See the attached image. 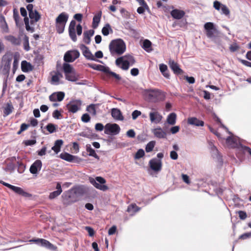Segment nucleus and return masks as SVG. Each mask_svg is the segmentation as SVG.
Instances as JSON below:
<instances>
[{
  "mask_svg": "<svg viewBox=\"0 0 251 251\" xmlns=\"http://www.w3.org/2000/svg\"><path fill=\"white\" fill-rule=\"evenodd\" d=\"M19 14L17 10L15 8L13 9V19L15 22L16 25H18L19 22Z\"/></svg>",
  "mask_w": 251,
  "mask_h": 251,
  "instance_id": "55",
  "label": "nucleus"
},
{
  "mask_svg": "<svg viewBox=\"0 0 251 251\" xmlns=\"http://www.w3.org/2000/svg\"><path fill=\"white\" fill-rule=\"evenodd\" d=\"M4 38L6 40L11 42L12 45L15 46H19L21 44V40L20 38H17L13 35H9L5 36Z\"/></svg>",
  "mask_w": 251,
  "mask_h": 251,
  "instance_id": "31",
  "label": "nucleus"
},
{
  "mask_svg": "<svg viewBox=\"0 0 251 251\" xmlns=\"http://www.w3.org/2000/svg\"><path fill=\"white\" fill-rule=\"evenodd\" d=\"M155 141H150L146 146V147H145V151L147 152H151L155 145Z\"/></svg>",
  "mask_w": 251,
  "mask_h": 251,
  "instance_id": "46",
  "label": "nucleus"
},
{
  "mask_svg": "<svg viewBox=\"0 0 251 251\" xmlns=\"http://www.w3.org/2000/svg\"><path fill=\"white\" fill-rule=\"evenodd\" d=\"M94 29L84 31L83 34V41L87 45L90 44L91 41V38L94 35Z\"/></svg>",
  "mask_w": 251,
  "mask_h": 251,
  "instance_id": "18",
  "label": "nucleus"
},
{
  "mask_svg": "<svg viewBox=\"0 0 251 251\" xmlns=\"http://www.w3.org/2000/svg\"><path fill=\"white\" fill-rule=\"evenodd\" d=\"M79 55V52L77 50H68L64 55V60L66 62H73L78 58Z\"/></svg>",
  "mask_w": 251,
  "mask_h": 251,
  "instance_id": "9",
  "label": "nucleus"
},
{
  "mask_svg": "<svg viewBox=\"0 0 251 251\" xmlns=\"http://www.w3.org/2000/svg\"><path fill=\"white\" fill-rule=\"evenodd\" d=\"M101 33L103 35L106 36L109 34V33H113V30L109 24L107 23L102 27L101 29Z\"/></svg>",
  "mask_w": 251,
  "mask_h": 251,
  "instance_id": "39",
  "label": "nucleus"
},
{
  "mask_svg": "<svg viewBox=\"0 0 251 251\" xmlns=\"http://www.w3.org/2000/svg\"><path fill=\"white\" fill-rule=\"evenodd\" d=\"M149 116L151 122L156 124L159 123L162 119V115L157 111L150 112Z\"/></svg>",
  "mask_w": 251,
  "mask_h": 251,
  "instance_id": "19",
  "label": "nucleus"
},
{
  "mask_svg": "<svg viewBox=\"0 0 251 251\" xmlns=\"http://www.w3.org/2000/svg\"><path fill=\"white\" fill-rule=\"evenodd\" d=\"M159 68L160 71L163 76L167 79H170V75L167 66L166 64L162 63L159 65Z\"/></svg>",
  "mask_w": 251,
  "mask_h": 251,
  "instance_id": "29",
  "label": "nucleus"
},
{
  "mask_svg": "<svg viewBox=\"0 0 251 251\" xmlns=\"http://www.w3.org/2000/svg\"><path fill=\"white\" fill-rule=\"evenodd\" d=\"M42 166V163L40 160H35L30 167V173L33 175H37L41 170Z\"/></svg>",
  "mask_w": 251,
  "mask_h": 251,
  "instance_id": "14",
  "label": "nucleus"
},
{
  "mask_svg": "<svg viewBox=\"0 0 251 251\" xmlns=\"http://www.w3.org/2000/svg\"><path fill=\"white\" fill-rule=\"evenodd\" d=\"M23 143L26 146H33L36 143V139L32 138V139L25 140L23 142Z\"/></svg>",
  "mask_w": 251,
  "mask_h": 251,
  "instance_id": "58",
  "label": "nucleus"
},
{
  "mask_svg": "<svg viewBox=\"0 0 251 251\" xmlns=\"http://www.w3.org/2000/svg\"><path fill=\"white\" fill-rule=\"evenodd\" d=\"M59 156L62 159L70 162H73L76 157L75 156L66 152L61 153Z\"/></svg>",
  "mask_w": 251,
  "mask_h": 251,
  "instance_id": "34",
  "label": "nucleus"
},
{
  "mask_svg": "<svg viewBox=\"0 0 251 251\" xmlns=\"http://www.w3.org/2000/svg\"><path fill=\"white\" fill-rule=\"evenodd\" d=\"M109 49L112 55H121L126 50V45L124 40L118 38L112 40L109 45Z\"/></svg>",
  "mask_w": 251,
  "mask_h": 251,
  "instance_id": "2",
  "label": "nucleus"
},
{
  "mask_svg": "<svg viewBox=\"0 0 251 251\" xmlns=\"http://www.w3.org/2000/svg\"><path fill=\"white\" fill-rule=\"evenodd\" d=\"M142 48L147 52H150L153 49L152 48V43L148 39H145L142 44L141 45Z\"/></svg>",
  "mask_w": 251,
  "mask_h": 251,
  "instance_id": "32",
  "label": "nucleus"
},
{
  "mask_svg": "<svg viewBox=\"0 0 251 251\" xmlns=\"http://www.w3.org/2000/svg\"><path fill=\"white\" fill-rule=\"evenodd\" d=\"M66 25L55 24L56 30L57 33L59 34H62L63 33L65 29Z\"/></svg>",
  "mask_w": 251,
  "mask_h": 251,
  "instance_id": "50",
  "label": "nucleus"
},
{
  "mask_svg": "<svg viewBox=\"0 0 251 251\" xmlns=\"http://www.w3.org/2000/svg\"><path fill=\"white\" fill-rule=\"evenodd\" d=\"M82 101L80 100H71L67 105L66 107L69 112L72 113H76L80 109Z\"/></svg>",
  "mask_w": 251,
  "mask_h": 251,
  "instance_id": "11",
  "label": "nucleus"
},
{
  "mask_svg": "<svg viewBox=\"0 0 251 251\" xmlns=\"http://www.w3.org/2000/svg\"><path fill=\"white\" fill-rule=\"evenodd\" d=\"M76 25V22L75 20H72L70 23L69 26V34L70 38L74 42H76L77 37L75 33V26Z\"/></svg>",
  "mask_w": 251,
  "mask_h": 251,
  "instance_id": "17",
  "label": "nucleus"
},
{
  "mask_svg": "<svg viewBox=\"0 0 251 251\" xmlns=\"http://www.w3.org/2000/svg\"><path fill=\"white\" fill-rule=\"evenodd\" d=\"M85 229L88 232L89 236L92 237L94 235L95 230L92 227L87 226L85 227Z\"/></svg>",
  "mask_w": 251,
  "mask_h": 251,
  "instance_id": "64",
  "label": "nucleus"
},
{
  "mask_svg": "<svg viewBox=\"0 0 251 251\" xmlns=\"http://www.w3.org/2000/svg\"><path fill=\"white\" fill-rule=\"evenodd\" d=\"M81 119L83 123H87L90 122L91 117L88 113H84L82 115Z\"/></svg>",
  "mask_w": 251,
  "mask_h": 251,
  "instance_id": "60",
  "label": "nucleus"
},
{
  "mask_svg": "<svg viewBox=\"0 0 251 251\" xmlns=\"http://www.w3.org/2000/svg\"><path fill=\"white\" fill-rule=\"evenodd\" d=\"M164 157L163 152L157 154V157L151 159L149 162L150 169L155 173L160 172L162 169V163L161 159Z\"/></svg>",
  "mask_w": 251,
  "mask_h": 251,
  "instance_id": "3",
  "label": "nucleus"
},
{
  "mask_svg": "<svg viewBox=\"0 0 251 251\" xmlns=\"http://www.w3.org/2000/svg\"><path fill=\"white\" fill-rule=\"evenodd\" d=\"M141 208L137 206L135 203H131L128 206L127 211L128 212H133L134 213H136Z\"/></svg>",
  "mask_w": 251,
  "mask_h": 251,
  "instance_id": "45",
  "label": "nucleus"
},
{
  "mask_svg": "<svg viewBox=\"0 0 251 251\" xmlns=\"http://www.w3.org/2000/svg\"><path fill=\"white\" fill-rule=\"evenodd\" d=\"M168 64L169 67L175 75H179L183 73V71L180 68L179 65L174 60L170 59Z\"/></svg>",
  "mask_w": 251,
  "mask_h": 251,
  "instance_id": "15",
  "label": "nucleus"
},
{
  "mask_svg": "<svg viewBox=\"0 0 251 251\" xmlns=\"http://www.w3.org/2000/svg\"><path fill=\"white\" fill-rule=\"evenodd\" d=\"M116 66L120 67L123 70H127L129 69V63L126 60L124 56L118 57L115 61Z\"/></svg>",
  "mask_w": 251,
  "mask_h": 251,
  "instance_id": "12",
  "label": "nucleus"
},
{
  "mask_svg": "<svg viewBox=\"0 0 251 251\" xmlns=\"http://www.w3.org/2000/svg\"><path fill=\"white\" fill-rule=\"evenodd\" d=\"M224 4L218 0H215L213 2L214 8L218 11H220L221 8Z\"/></svg>",
  "mask_w": 251,
  "mask_h": 251,
  "instance_id": "57",
  "label": "nucleus"
},
{
  "mask_svg": "<svg viewBox=\"0 0 251 251\" xmlns=\"http://www.w3.org/2000/svg\"><path fill=\"white\" fill-rule=\"evenodd\" d=\"M79 48L82 51L83 55L87 60L94 61L102 63L101 61L96 59L94 57L92 53L90 50L89 48L85 45L81 44L79 46Z\"/></svg>",
  "mask_w": 251,
  "mask_h": 251,
  "instance_id": "10",
  "label": "nucleus"
},
{
  "mask_svg": "<svg viewBox=\"0 0 251 251\" xmlns=\"http://www.w3.org/2000/svg\"><path fill=\"white\" fill-rule=\"evenodd\" d=\"M0 27L2 33H8L9 32V27L5 18L4 16L2 15L0 16Z\"/></svg>",
  "mask_w": 251,
  "mask_h": 251,
  "instance_id": "21",
  "label": "nucleus"
},
{
  "mask_svg": "<svg viewBox=\"0 0 251 251\" xmlns=\"http://www.w3.org/2000/svg\"><path fill=\"white\" fill-rule=\"evenodd\" d=\"M12 60L11 54H5L3 55L1 59L0 69L1 73L8 77L11 67V63Z\"/></svg>",
  "mask_w": 251,
  "mask_h": 251,
  "instance_id": "4",
  "label": "nucleus"
},
{
  "mask_svg": "<svg viewBox=\"0 0 251 251\" xmlns=\"http://www.w3.org/2000/svg\"><path fill=\"white\" fill-rule=\"evenodd\" d=\"M13 109L12 105L10 103H7L3 110V116L6 117L10 114L12 112Z\"/></svg>",
  "mask_w": 251,
  "mask_h": 251,
  "instance_id": "43",
  "label": "nucleus"
},
{
  "mask_svg": "<svg viewBox=\"0 0 251 251\" xmlns=\"http://www.w3.org/2000/svg\"><path fill=\"white\" fill-rule=\"evenodd\" d=\"M239 139L238 137H234L231 136H228L226 139V142L227 144L233 145L234 147L239 146V144L237 143V140Z\"/></svg>",
  "mask_w": 251,
  "mask_h": 251,
  "instance_id": "41",
  "label": "nucleus"
},
{
  "mask_svg": "<svg viewBox=\"0 0 251 251\" xmlns=\"http://www.w3.org/2000/svg\"><path fill=\"white\" fill-rule=\"evenodd\" d=\"M86 150L87 152H88L89 156H92L98 160L100 159L99 156L96 153L95 151L91 147L90 144H87L86 145Z\"/></svg>",
  "mask_w": 251,
  "mask_h": 251,
  "instance_id": "36",
  "label": "nucleus"
},
{
  "mask_svg": "<svg viewBox=\"0 0 251 251\" xmlns=\"http://www.w3.org/2000/svg\"><path fill=\"white\" fill-rule=\"evenodd\" d=\"M33 69L31 64L26 60L22 61L21 62V69L24 73H28L31 71Z\"/></svg>",
  "mask_w": 251,
  "mask_h": 251,
  "instance_id": "27",
  "label": "nucleus"
},
{
  "mask_svg": "<svg viewBox=\"0 0 251 251\" xmlns=\"http://www.w3.org/2000/svg\"><path fill=\"white\" fill-rule=\"evenodd\" d=\"M29 242L34 243L39 246L52 251H54L57 249L56 246L50 243L49 241L43 238H34L29 240Z\"/></svg>",
  "mask_w": 251,
  "mask_h": 251,
  "instance_id": "6",
  "label": "nucleus"
},
{
  "mask_svg": "<svg viewBox=\"0 0 251 251\" xmlns=\"http://www.w3.org/2000/svg\"><path fill=\"white\" fill-rule=\"evenodd\" d=\"M57 127V126L52 123H49L46 126V129L50 133H52L56 132Z\"/></svg>",
  "mask_w": 251,
  "mask_h": 251,
  "instance_id": "44",
  "label": "nucleus"
},
{
  "mask_svg": "<svg viewBox=\"0 0 251 251\" xmlns=\"http://www.w3.org/2000/svg\"><path fill=\"white\" fill-rule=\"evenodd\" d=\"M69 18V15L65 12L60 13L55 19V24L66 25Z\"/></svg>",
  "mask_w": 251,
  "mask_h": 251,
  "instance_id": "20",
  "label": "nucleus"
},
{
  "mask_svg": "<svg viewBox=\"0 0 251 251\" xmlns=\"http://www.w3.org/2000/svg\"><path fill=\"white\" fill-rule=\"evenodd\" d=\"M145 154V151L142 149L138 150L137 152L134 155V158L135 159H139L143 157Z\"/></svg>",
  "mask_w": 251,
  "mask_h": 251,
  "instance_id": "49",
  "label": "nucleus"
},
{
  "mask_svg": "<svg viewBox=\"0 0 251 251\" xmlns=\"http://www.w3.org/2000/svg\"><path fill=\"white\" fill-rule=\"evenodd\" d=\"M28 15L29 18L30 19H34L35 22H38L41 18V15L36 9H35L33 12H29Z\"/></svg>",
  "mask_w": 251,
  "mask_h": 251,
  "instance_id": "42",
  "label": "nucleus"
},
{
  "mask_svg": "<svg viewBox=\"0 0 251 251\" xmlns=\"http://www.w3.org/2000/svg\"><path fill=\"white\" fill-rule=\"evenodd\" d=\"M11 190L14 192L16 194L25 198H28L31 196L30 194L25 191L22 188L18 186L14 185Z\"/></svg>",
  "mask_w": 251,
  "mask_h": 251,
  "instance_id": "25",
  "label": "nucleus"
},
{
  "mask_svg": "<svg viewBox=\"0 0 251 251\" xmlns=\"http://www.w3.org/2000/svg\"><path fill=\"white\" fill-rule=\"evenodd\" d=\"M187 123L189 125L196 126H203L204 125V122L203 121L194 117L188 118Z\"/></svg>",
  "mask_w": 251,
  "mask_h": 251,
  "instance_id": "22",
  "label": "nucleus"
},
{
  "mask_svg": "<svg viewBox=\"0 0 251 251\" xmlns=\"http://www.w3.org/2000/svg\"><path fill=\"white\" fill-rule=\"evenodd\" d=\"M211 150L213 157L216 158L219 162H223L222 156L220 154L218 149L214 145L211 146Z\"/></svg>",
  "mask_w": 251,
  "mask_h": 251,
  "instance_id": "30",
  "label": "nucleus"
},
{
  "mask_svg": "<svg viewBox=\"0 0 251 251\" xmlns=\"http://www.w3.org/2000/svg\"><path fill=\"white\" fill-rule=\"evenodd\" d=\"M121 130L120 126L115 123H107L104 126V133L111 136L118 134Z\"/></svg>",
  "mask_w": 251,
  "mask_h": 251,
  "instance_id": "8",
  "label": "nucleus"
},
{
  "mask_svg": "<svg viewBox=\"0 0 251 251\" xmlns=\"http://www.w3.org/2000/svg\"><path fill=\"white\" fill-rule=\"evenodd\" d=\"M74 193L76 195H83L85 193V190L82 187L79 186L75 189Z\"/></svg>",
  "mask_w": 251,
  "mask_h": 251,
  "instance_id": "52",
  "label": "nucleus"
},
{
  "mask_svg": "<svg viewBox=\"0 0 251 251\" xmlns=\"http://www.w3.org/2000/svg\"><path fill=\"white\" fill-rule=\"evenodd\" d=\"M87 66L88 67L92 68L95 70L100 71V69L101 65H100V64H93V63H87Z\"/></svg>",
  "mask_w": 251,
  "mask_h": 251,
  "instance_id": "59",
  "label": "nucleus"
},
{
  "mask_svg": "<svg viewBox=\"0 0 251 251\" xmlns=\"http://www.w3.org/2000/svg\"><path fill=\"white\" fill-rule=\"evenodd\" d=\"M65 93L62 91L54 92L49 96L50 101H61L65 97Z\"/></svg>",
  "mask_w": 251,
  "mask_h": 251,
  "instance_id": "16",
  "label": "nucleus"
},
{
  "mask_svg": "<svg viewBox=\"0 0 251 251\" xmlns=\"http://www.w3.org/2000/svg\"><path fill=\"white\" fill-rule=\"evenodd\" d=\"M69 62H65L63 64V70L65 74V76L66 75H68L72 73L73 72L75 71L74 68L72 67L71 65L68 63Z\"/></svg>",
  "mask_w": 251,
  "mask_h": 251,
  "instance_id": "35",
  "label": "nucleus"
},
{
  "mask_svg": "<svg viewBox=\"0 0 251 251\" xmlns=\"http://www.w3.org/2000/svg\"><path fill=\"white\" fill-rule=\"evenodd\" d=\"M152 132L158 138L164 139L166 138V132L163 131L160 127L152 129Z\"/></svg>",
  "mask_w": 251,
  "mask_h": 251,
  "instance_id": "23",
  "label": "nucleus"
},
{
  "mask_svg": "<svg viewBox=\"0 0 251 251\" xmlns=\"http://www.w3.org/2000/svg\"><path fill=\"white\" fill-rule=\"evenodd\" d=\"M124 57H125L126 60V61H127L128 62L129 66H132L135 64L136 61L134 57L133 56L130 54H126L124 55Z\"/></svg>",
  "mask_w": 251,
  "mask_h": 251,
  "instance_id": "47",
  "label": "nucleus"
},
{
  "mask_svg": "<svg viewBox=\"0 0 251 251\" xmlns=\"http://www.w3.org/2000/svg\"><path fill=\"white\" fill-rule=\"evenodd\" d=\"M52 117L56 119H59L62 117L61 112L58 109H55L52 113Z\"/></svg>",
  "mask_w": 251,
  "mask_h": 251,
  "instance_id": "61",
  "label": "nucleus"
},
{
  "mask_svg": "<svg viewBox=\"0 0 251 251\" xmlns=\"http://www.w3.org/2000/svg\"><path fill=\"white\" fill-rule=\"evenodd\" d=\"M65 78L68 81L75 82L78 79V75H76L75 71H74L68 75H66Z\"/></svg>",
  "mask_w": 251,
  "mask_h": 251,
  "instance_id": "40",
  "label": "nucleus"
},
{
  "mask_svg": "<svg viewBox=\"0 0 251 251\" xmlns=\"http://www.w3.org/2000/svg\"><path fill=\"white\" fill-rule=\"evenodd\" d=\"M239 147L241 148V150L243 151L248 152L249 153V154L251 156V148H250L248 146H245V145H243L242 144H241V143H239Z\"/></svg>",
  "mask_w": 251,
  "mask_h": 251,
  "instance_id": "54",
  "label": "nucleus"
},
{
  "mask_svg": "<svg viewBox=\"0 0 251 251\" xmlns=\"http://www.w3.org/2000/svg\"><path fill=\"white\" fill-rule=\"evenodd\" d=\"M43 59L44 56L42 54H37L34 58V61L36 64H37L38 65H40L43 63Z\"/></svg>",
  "mask_w": 251,
  "mask_h": 251,
  "instance_id": "51",
  "label": "nucleus"
},
{
  "mask_svg": "<svg viewBox=\"0 0 251 251\" xmlns=\"http://www.w3.org/2000/svg\"><path fill=\"white\" fill-rule=\"evenodd\" d=\"M63 144V141L61 139H58L54 142V146L51 148L56 154H57L60 151V148Z\"/></svg>",
  "mask_w": 251,
  "mask_h": 251,
  "instance_id": "37",
  "label": "nucleus"
},
{
  "mask_svg": "<svg viewBox=\"0 0 251 251\" xmlns=\"http://www.w3.org/2000/svg\"><path fill=\"white\" fill-rule=\"evenodd\" d=\"M101 14L102 12L100 11L93 17L92 22V27L93 28L95 29L98 27L100 21Z\"/></svg>",
  "mask_w": 251,
  "mask_h": 251,
  "instance_id": "33",
  "label": "nucleus"
},
{
  "mask_svg": "<svg viewBox=\"0 0 251 251\" xmlns=\"http://www.w3.org/2000/svg\"><path fill=\"white\" fill-rule=\"evenodd\" d=\"M56 190L51 192L50 194L49 198L50 200H52L58 197L62 192L61 183L57 182L56 186Z\"/></svg>",
  "mask_w": 251,
  "mask_h": 251,
  "instance_id": "26",
  "label": "nucleus"
},
{
  "mask_svg": "<svg viewBox=\"0 0 251 251\" xmlns=\"http://www.w3.org/2000/svg\"><path fill=\"white\" fill-rule=\"evenodd\" d=\"M18 172L22 174L23 173L25 169V165L21 162L18 161Z\"/></svg>",
  "mask_w": 251,
  "mask_h": 251,
  "instance_id": "53",
  "label": "nucleus"
},
{
  "mask_svg": "<svg viewBox=\"0 0 251 251\" xmlns=\"http://www.w3.org/2000/svg\"><path fill=\"white\" fill-rule=\"evenodd\" d=\"M171 15L173 18L179 20L183 17L185 12L183 10L175 9L171 12Z\"/></svg>",
  "mask_w": 251,
  "mask_h": 251,
  "instance_id": "28",
  "label": "nucleus"
},
{
  "mask_svg": "<svg viewBox=\"0 0 251 251\" xmlns=\"http://www.w3.org/2000/svg\"><path fill=\"white\" fill-rule=\"evenodd\" d=\"M214 119L217 123L220 124V127L227 130H228V128L223 124H222L221 119L215 114H214Z\"/></svg>",
  "mask_w": 251,
  "mask_h": 251,
  "instance_id": "62",
  "label": "nucleus"
},
{
  "mask_svg": "<svg viewBox=\"0 0 251 251\" xmlns=\"http://www.w3.org/2000/svg\"><path fill=\"white\" fill-rule=\"evenodd\" d=\"M112 117L117 120L123 121L124 117L121 110L117 108H113L111 109Z\"/></svg>",
  "mask_w": 251,
  "mask_h": 251,
  "instance_id": "24",
  "label": "nucleus"
},
{
  "mask_svg": "<svg viewBox=\"0 0 251 251\" xmlns=\"http://www.w3.org/2000/svg\"><path fill=\"white\" fill-rule=\"evenodd\" d=\"M220 13L221 14L227 16L229 14L230 11L228 7L226 5L224 4L221 8Z\"/></svg>",
  "mask_w": 251,
  "mask_h": 251,
  "instance_id": "56",
  "label": "nucleus"
},
{
  "mask_svg": "<svg viewBox=\"0 0 251 251\" xmlns=\"http://www.w3.org/2000/svg\"><path fill=\"white\" fill-rule=\"evenodd\" d=\"M176 114L172 112L169 114L167 118V122L170 125H174L176 123Z\"/></svg>",
  "mask_w": 251,
  "mask_h": 251,
  "instance_id": "38",
  "label": "nucleus"
},
{
  "mask_svg": "<svg viewBox=\"0 0 251 251\" xmlns=\"http://www.w3.org/2000/svg\"><path fill=\"white\" fill-rule=\"evenodd\" d=\"M95 105V104L92 103L89 105L86 108V110L93 116H95L97 114Z\"/></svg>",
  "mask_w": 251,
  "mask_h": 251,
  "instance_id": "48",
  "label": "nucleus"
},
{
  "mask_svg": "<svg viewBox=\"0 0 251 251\" xmlns=\"http://www.w3.org/2000/svg\"><path fill=\"white\" fill-rule=\"evenodd\" d=\"M16 168V166L13 163H9L7 164L6 167L5 168V170L6 171H13Z\"/></svg>",
  "mask_w": 251,
  "mask_h": 251,
  "instance_id": "63",
  "label": "nucleus"
},
{
  "mask_svg": "<svg viewBox=\"0 0 251 251\" xmlns=\"http://www.w3.org/2000/svg\"><path fill=\"white\" fill-rule=\"evenodd\" d=\"M89 180L91 184L97 189L103 192L108 189V187L105 184L106 180L102 176H96L95 178L90 177Z\"/></svg>",
  "mask_w": 251,
  "mask_h": 251,
  "instance_id": "5",
  "label": "nucleus"
},
{
  "mask_svg": "<svg viewBox=\"0 0 251 251\" xmlns=\"http://www.w3.org/2000/svg\"><path fill=\"white\" fill-rule=\"evenodd\" d=\"M203 27L207 37L215 44L220 45L221 40L219 35L220 32L215 25L212 22H207L204 24Z\"/></svg>",
  "mask_w": 251,
  "mask_h": 251,
  "instance_id": "1",
  "label": "nucleus"
},
{
  "mask_svg": "<svg viewBox=\"0 0 251 251\" xmlns=\"http://www.w3.org/2000/svg\"><path fill=\"white\" fill-rule=\"evenodd\" d=\"M148 91L150 93L148 95L150 100L156 101H162L165 99V94L161 90L158 89H149Z\"/></svg>",
  "mask_w": 251,
  "mask_h": 251,
  "instance_id": "7",
  "label": "nucleus"
},
{
  "mask_svg": "<svg viewBox=\"0 0 251 251\" xmlns=\"http://www.w3.org/2000/svg\"><path fill=\"white\" fill-rule=\"evenodd\" d=\"M100 69V71L106 74L107 76L113 77L118 80H120L122 78L119 75L117 74L116 73L111 71L109 67H108V66H103L101 65Z\"/></svg>",
  "mask_w": 251,
  "mask_h": 251,
  "instance_id": "13",
  "label": "nucleus"
}]
</instances>
